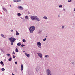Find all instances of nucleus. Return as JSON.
<instances>
[{
  "mask_svg": "<svg viewBox=\"0 0 75 75\" xmlns=\"http://www.w3.org/2000/svg\"><path fill=\"white\" fill-rule=\"evenodd\" d=\"M24 46H25V45H24L22 44L21 45V47H24Z\"/></svg>",
  "mask_w": 75,
  "mask_h": 75,
  "instance_id": "nucleus-25",
  "label": "nucleus"
},
{
  "mask_svg": "<svg viewBox=\"0 0 75 75\" xmlns=\"http://www.w3.org/2000/svg\"><path fill=\"white\" fill-rule=\"evenodd\" d=\"M58 17H59V15Z\"/></svg>",
  "mask_w": 75,
  "mask_h": 75,
  "instance_id": "nucleus-36",
  "label": "nucleus"
},
{
  "mask_svg": "<svg viewBox=\"0 0 75 75\" xmlns=\"http://www.w3.org/2000/svg\"><path fill=\"white\" fill-rule=\"evenodd\" d=\"M18 8L20 10H23V8L22 6H19L18 7Z\"/></svg>",
  "mask_w": 75,
  "mask_h": 75,
  "instance_id": "nucleus-5",
  "label": "nucleus"
},
{
  "mask_svg": "<svg viewBox=\"0 0 75 75\" xmlns=\"http://www.w3.org/2000/svg\"><path fill=\"white\" fill-rule=\"evenodd\" d=\"M13 58H16V56L14 55H13Z\"/></svg>",
  "mask_w": 75,
  "mask_h": 75,
  "instance_id": "nucleus-29",
  "label": "nucleus"
},
{
  "mask_svg": "<svg viewBox=\"0 0 75 75\" xmlns=\"http://www.w3.org/2000/svg\"><path fill=\"white\" fill-rule=\"evenodd\" d=\"M18 16H21V14L20 13H18Z\"/></svg>",
  "mask_w": 75,
  "mask_h": 75,
  "instance_id": "nucleus-26",
  "label": "nucleus"
},
{
  "mask_svg": "<svg viewBox=\"0 0 75 75\" xmlns=\"http://www.w3.org/2000/svg\"><path fill=\"white\" fill-rule=\"evenodd\" d=\"M21 70H23V69H24V66L23 64L21 65Z\"/></svg>",
  "mask_w": 75,
  "mask_h": 75,
  "instance_id": "nucleus-9",
  "label": "nucleus"
},
{
  "mask_svg": "<svg viewBox=\"0 0 75 75\" xmlns=\"http://www.w3.org/2000/svg\"><path fill=\"white\" fill-rule=\"evenodd\" d=\"M74 11H75V9H74Z\"/></svg>",
  "mask_w": 75,
  "mask_h": 75,
  "instance_id": "nucleus-39",
  "label": "nucleus"
},
{
  "mask_svg": "<svg viewBox=\"0 0 75 75\" xmlns=\"http://www.w3.org/2000/svg\"><path fill=\"white\" fill-rule=\"evenodd\" d=\"M12 75H14V74L12 73Z\"/></svg>",
  "mask_w": 75,
  "mask_h": 75,
  "instance_id": "nucleus-35",
  "label": "nucleus"
},
{
  "mask_svg": "<svg viewBox=\"0 0 75 75\" xmlns=\"http://www.w3.org/2000/svg\"><path fill=\"white\" fill-rule=\"evenodd\" d=\"M15 51L16 52H18V49L17 48H16L15 49Z\"/></svg>",
  "mask_w": 75,
  "mask_h": 75,
  "instance_id": "nucleus-12",
  "label": "nucleus"
},
{
  "mask_svg": "<svg viewBox=\"0 0 75 75\" xmlns=\"http://www.w3.org/2000/svg\"><path fill=\"white\" fill-rule=\"evenodd\" d=\"M25 55H26V56H27V57H30V55L27 54V53H25Z\"/></svg>",
  "mask_w": 75,
  "mask_h": 75,
  "instance_id": "nucleus-10",
  "label": "nucleus"
},
{
  "mask_svg": "<svg viewBox=\"0 0 75 75\" xmlns=\"http://www.w3.org/2000/svg\"><path fill=\"white\" fill-rule=\"evenodd\" d=\"M25 18L26 19H28V16H25Z\"/></svg>",
  "mask_w": 75,
  "mask_h": 75,
  "instance_id": "nucleus-14",
  "label": "nucleus"
},
{
  "mask_svg": "<svg viewBox=\"0 0 75 75\" xmlns=\"http://www.w3.org/2000/svg\"><path fill=\"white\" fill-rule=\"evenodd\" d=\"M64 28V26H62V28Z\"/></svg>",
  "mask_w": 75,
  "mask_h": 75,
  "instance_id": "nucleus-34",
  "label": "nucleus"
},
{
  "mask_svg": "<svg viewBox=\"0 0 75 75\" xmlns=\"http://www.w3.org/2000/svg\"><path fill=\"white\" fill-rule=\"evenodd\" d=\"M38 55H39V57H40V58H42V54H41L38 53Z\"/></svg>",
  "mask_w": 75,
  "mask_h": 75,
  "instance_id": "nucleus-6",
  "label": "nucleus"
},
{
  "mask_svg": "<svg viewBox=\"0 0 75 75\" xmlns=\"http://www.w3.org/2000/svg\"><path fill=\"white\" fill-rule=\"evenodd\" d=\"M15 64H16V65H17V61L15 62Z\"/></svg>",
  "mask_w": 75,
  "mask_h": 75,
  "instance_id": "nucleus-30",
  "label": "nucleus"
},
{
  "mask_svg": "<svg viewBox=\"0 0 75 75\" xmlns=\"http://www.w3.org/2000/svg\"><path fill=\"white\" fill-rule=\"evenodd\" d=\"M1 36H2V37H4V35L1 34Z\"/></svg>",
  "mask_w": 75,
  "mask_h": 75,
  "instance_id": "nucleus-23",
  "label": "nucleus"
},
{
  "mask_svg": "<svg viewBox=\"0 0 75 75\" xmlns=\"http://www.w3.org/2000/svg\"><path fill=\"white\" fill-rule=\"evenodd\" d=\"M11 60H12V58H11V57L10 58H9L8 59L9 61H11Z\"/></svg>",
  "mask_w": 75,
  "mask_h": 75,
  "instance_id": "nucleus-16",
  "label": "nucleus"
},
{
  "mask_svg": "<svg viewBox=\"0 0 75 75\" xmlns=\"http://www.w3.org/2000/svg\"><path fill=\"white\" fill-rule=\"evenodd\" d=\"M17 45H18V46H20V45H21V43H18Z\"/></svg>",
  "mask_w": 75,
  "mask_h": 75,
  "instance_id": "nucleus-13",
  "label": "nucleus"
},
{
  "mask_svg": "<svg viewBox=\"0 0 75 75\" xmlns=\"http://www.w3.org/2000/svg\"><path fill=\"white\" fill-rule=\"evenodd\" d=\"M43 18H44V19H48V18H47V17H46V16L44 17H43Z\"/></svg>",
  "mask_w": 75,
  "mask_h": 75,
  "instance_id": "nucleus-15",
  "label": "nucleus"
},
{
  "mask_svg": "<svg viewBox=\"0 0 75 75\" xmlns=\"http://www.w3.org/2000/svg\"><path fill=\"white\" fill-rule=\"evenodd\" d=\"M45 57H46V58H48V57H49V56H48V55H46L45 56Z\"/></svg>",
  "mask_w": 75,
  "mask_h": 75,
  "instance_id": "nucleus-21",
  "label": "nucleus"
},
{
  "mask_svg": "<svg viewBox=\"0 0 75 75\" xmlns=\"http://www.w3.org/2000/svg\"><path fill=\"white\" fill-rule=\"evenodd\" d=\"M46 40H47V39L46 38H45V39H43V40L44 41H45Z\"/></svg>",
  "mask_w": 75,
  "mask_h": 75,
  "instance_id": "nucleus-24",
  "label": "nucleus"
},
{
  "mask_svg": "<svg viewBox=\"0 0 75 75\" xmlns=\"http://www.w3.org/2000/svg\"><path fill=\"white\" fill-rule=\"evenodd\" d=\"M0 63L1 64H3V61H1L0 62Z\"/></svg>",
  "mask_w": 75,
  "mask_h": 75,
  "instance_id": "nucleus-27",
  "label": "nucleus"
},
{
  "mask_svg": "<svg viewBox=\"0 0 75 75\" xmlns=\"http://www.w3.org/2000/svg\"><path fill=\"white\" fill-rule=\"evenodd\" d=\"M4 65V64H3V65H2L3 66V65Z\"/></svg>",
  "mask_w": 75,
  "mask_h": 75,
  "instance_id": "nucleus-38",
  "label": "nucleus"
},
{
  "mask_svg": "<svg viewBox=\"0 0 75 75\" xmlns=\"http://www.w3.org/2000/svg\"><path fill=\"white\" fill-rule=\"evenodd\" d=\"M6 55L7 56V57H10V54H6Z\"/></svg>",
  "mask_w": 75,
  "mask_h": 75,
  "instance_id": "nucleus-22",
  "label": "nucleus"
},
{
  "mask_svg": "<svg viewBox=\"0 0 75 75\" xmlns=\"http://www.w3.org/2000/svg\"><path fill=\"white\" fill-rule=\"evenodd\" d=\"M23 52H25V51H23Z\"/></svg>",
  "mask_w": 75,
  "mask_h": 75,
  "instance_id": "nucleus-37",
  "label": "nucleus"
},
{
  "mask_svg": "<svg viewBox=\"0 0 75 75\" xmlns=\"http://www.w3.org/2000/svg\"><path fill=\"white\" fill-rule=\"evenodd\" d=\"M16 34L17 35H19V33H18V32L17 31H16Z\"/></svg>",
  "mask_w": 75,
  "mask_h": 75,
  "instance_id": "nucleus-11",
  "label": "nucleus"
},
{
  "mask_svg": "<svg viewBox=\"0 0 75 75\" xmlns=\"http://www.w3.org/2000/svg\"><path fill=\"white\" fill-rule=\"evenodd\" d=\"M46 71L47 73H48V75H52L51 74V72L50 71V70L48 69H47L46 70Z\"/></svg>",
  "mask_w": 75,
  "mask_h": 75,
  "instance_id": "nucleus-4",
  "label": "nucleus"
},
{
  "mask_svg": "<svg viewBox=\"0 0 75 75\" xmlns=\"http://www.w3.org/2000/svg\"><path fill=\"white\" fill-rule=\"evenodd\" d=\"M11 32H13V30H11Z\"/></svg>",
  "mask_w": 75,
  "mask_h": 75,
  "instance_id": "nucleus-33",
  "label": "nucleus"
},
{
  "mask_svg": "<svg viewBox=\"0 0 75 75\" xmlns=\"http://www.w3.org/2000/svg\"><path fill=\"white\" fill-rule=\"evenodd\" d=\"M41 48V47H40V48Z\"/></svg>",
  "mask_w": 75,
  "mask_h": 75,
  "instance_id": "nucleus-40",
  "label": "nucleus"
},
{
  "mask_svg": "<svg viewBox=\"0 0 75 75\" xmlns=\"http://www.w3.org/2000/svg\"><path fill=\"white\" fill-rule=\"evenodd\" d=\"M35 29V28L34 26H32L30 27L29 30L30 33H33V31Z\"/></svg>",
  "mask_w": 75,
  "mask_h": 75,
  "instance_id": "nucleus-1",
  "label": "nucleus"
},
{
  "mask_svg": "<svg viewBox=\"0 0 75 75\" xmlns=\"http://www.w3.org/2000/svg\"><path fill=\"white\" fill-rule=\"evenodd\" d=\"M72 0H70V1H68V2H71Z\"/></svg>",
  "mask_w": 75,
  "mask_h": 75,
  "instance_id": "nucleus-31",
  "label": "nucleus"
},
{
  "mask_svg": "<svg viewBox=\"0 0 75 75\" xmlns=\"http://www.w3.org/2000/svg\"><path fill=\"white\" fill-rule=\"evenodd\" d=\"M10 42H14L16 39L14 38L11 37L9 39Z\"/></svg>",
  "mask_w": 75,
  "mask_h": 75,
  "instance_id": "nucleus-3",
  "label": "nucleus"
},
{
  "mask_svg": "<svg viewBox=\"0 0 75 75\" xmlns=\"http://www.w3.org/2000/svg\"><path fill=\"white\" fill-rule=\"evenodd\" d=\"M14 2H18V1H21L20 0H14Z\"/></svg>",
  "mask_w": 75,
  "mask_h": 75,
  "instance_id": "nucleus-8",
  "label": "nucleus"
},
{
  "mask_svg": "<svg viewBox=\"0 0 75 75\" xmlns=\"http://www.w3.org/2000/svg\"><path fill=\"white\" fill-rule=\"evenodd\" d=\"M31 19L32 20H37L38 21H39V19L36 16H33L31 17Z\"/></svg>",
  "mask_w": 75,
  "mask_h": 75,
  "instance_id": "nucleus-2",
  "label": "nucleus"
},
{
  "mask_svg": "<svg viewBox=\"0 0 75 75\" xmlns=\"http://www.w3.org/2000/svg\"><path fill=\"white\" fill-rule=\"evenodd\" d=\"M1 71H5V69L4 68H3L1 69Z\"/></svg>",
  "mask_w": 75,
  "mask_h": 75,
  "instance_id": "nucleus-17",
  "label": "nucleus"
},
{
  "mask_svg": "<svg viewBox=\"0 0 75 75\" xmlns=\"http://www.w3.org/2000/svg\"><path fill=\"white\" fill-rule=\"evenodd\" d=\"M22 41H23V42H25L26 41L25 40V39H23Z\"/></svg>",
  "mask_w": 75,
  "mask_h": 75,
  "instance_id": "nucleus-19",
  "label": "nucleus"
},
{
  "mask_svg": "<svg viewBox=\"0 0 75 75\" xmlns=\"http://www.w3.org/2000/svg\"><path fill=\"white\" fill-rule=\"evenodd\" d=\"M37 44L38 45V47H41V45L40 42H38Z\"/></svg>",
  "mask_w": 75,
  "mask_h": 75,
  "instance_id": "nucleus-7",
  "label": "nucleus"
},
{
  "mask_svg": "<svg viewBox=\"0 0 75 75\" xmlns=\"http://www.w3.org/2000/svg\"><path fill=\"white\" fill-rule=\"evenodd\" d=\"M62 7V5H60L59 6V7Z\"/></svg>",
  "mask_w": 75,
  "mask_h": 75,
  "instance_id": "nucleus-28",
  "label": "nucleus"
},
{
  "mask_svg": "<svg viewBox=\"0 0 75 75\" xmlns=\"http://www.w3.org/2000/svg\"><path fill=\"white\" fill-rule=\"evenodd\" d=\"M13 54H15V53L13 51Z\"/></svg>",
  "mask_w": 75,
  "mask_h": 75,
  "instance_id": "nucleus-32",
  "label": "nucleus"
},
{
  "mask_svg": "<svg viewBox=\"0 0 75 75\" xmlns=\"http://www.w3.org/2000/svg\"><path fill=\"white\" fill-rule=\"evenodd\" d=\"M3 10H4V11H7V10L6 9H5V8H3Z\"/></svg>",
  "mask_w": 75,
  "mask_h": 75,
  "instance_id": "nucleus-20",
  "label": "nucleus"
},
{
  "mask_svg": "<svg viewBox=\"0 0 75 75\" xmlns=\"http://www.w3.org/2000/svg\"><path fill=\"white\" fill-rule=\"evenodd\" d=\"M11 42V45H13V44H14V42Z\"/></svg>",
  "mask_w": 75,
  "mask_h": 75,
  "instance_id": "nucleus-18",
  "label": "nucleus"
}]
</instances>
